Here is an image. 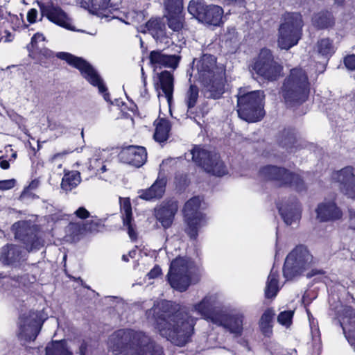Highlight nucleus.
<instances>
[{"instance_id": "603ef678", "label": "nucleus", "mask_w": 355, "mask_h": 355, "mask_svg": "<svg viewBox=\"0 0 355 355\" xmlns=\"http://www.w3.org/2000/svg\"><path fill=\"white\" fill-rule=\"evenodd\" d=\"M37 186L38 182L37 181H32L30 183V184L26 188H25V189L24 190L21 195V198H24L27 195L30 190L35 189L37 187Z\"/></svg>"}, {"instance_id": "7ed1b4c3", "label": "nucleus", "mask_w": 355, "mask_h": 355, "mask_svg": "<svg viewBox=\"0 0 355 355\" xmlns=\"http://www.w3.org/2000/svg\"><path fill=\"white\" fill-rule=\"evenodd\" d=\"M198 78L204 87L205 96L208 98H219L225 92V70L217 64L216 58L204 54L196 64Z\"/></svg>"}, {"instance_id": "cd10ccee", "label": "nucleus", "mask_w": 355, "mask_h": 355, "mask_svg": "<svg viewBox=\"0 0 355 355\" xmlns=\"http://www.w3.org/2000/svg\"><path fill=\"white\" fill-rule=\"evenodd\" d=\"M119 200L123 225L127 227L130 239L135 240L137 239V233L135 230V225L132 223V212L130 201L128 198H119Z\"/></svg>"}, {"instance_id": "ea45409f", "label": "nucleus", "mask_w": 355, "mask_h": 355, "mask_svg": "<svg viewBox=\"0 0 355 355\" xmlns=\"http://www.w3.org/2000/svg\"><path fill=\"white\" fill-rule=\"evenodd\" d=\"M207 7L204 0H191L188 6V11L200 21V17L203 15Z\"/></svg>"}, {"instance_id": "2eb2a0df", "label": "nucleus", "mask_w": 355, "mask_h": 355, "mask_svg": "<svg viewBox=\"0 0 355 355\" xmlns=\"http://www.w3.org/2000/svg\"><path fill=\"white\" fill-rule=\"evenodd\" d=\"M191 311L198 313L202 318L215 324L223 309L215 294L206 295L200 302L192 306Z\"/></svg>"}, {"instance_id": "4be33fe9", "label": "nucleus", "mask_w": 355, "mask_h": 355, "mask_svg": "<svg viewBox=\"0 0 355 355\" xmlns=\"http://www.w3.org/2000/svg\"><path fill=\"white\" fill-rule=\"evenodd\" d=\"M150 64L154 69L169 68L175 69L179 64L180 56L165 53L164 50H154L149 53Z\"/></svg>"}, {"instance_id": "6e6552de", "label": "nucleus", "mask_w": 355, "mask_h": 355, "mask_svg": "<svg viewBox=\"0 0 355 355\" xmlns=\"http://www.w3.org/2000/svg\"><path fill=\"white\" fill-rule=\"evenodd\" d=\"M313 264V257L303 245L296 247L286 257L283 274L287 280H292L309 270Z\"/></svg>"}, {"instance_id": "473e14b6", "label": "nucleus", "mask_w": 355, "mask_h": 355, "mask_svg": "<svg viewBox=\"0 0 355 355\" xmlns=\"http://www.w3.org/2000/svg\"><path fill=\"white\" fill-rule=\"evenodd\" d=\"M275 315V311L271 309H267L261 315L259 326L261 333L267 337L272 334L273 320Z\"/></svg>"}, {"instance_id": "72a5a7b5", "label": "nucleus", "mask_w": 355, "mask_h": 355, "mask_svg": "<svg viewBox=\"0 0 355 355\" xmlns=\"http://www.w3.org/2000/svg\"><path fill=\"white\" fill-rule=\"evenodd\" d=\"M81 182L80 174L78 171H72L65 173L61 182V188L65 191H71Z\"/></svg>"}, {"instance_id": "20e7f679", "label": "nucleus", "mask_w": 355, "mask_h": 355, "mask_svg": "<svg viewBox=\"0 0 355 355\" xmlns=\"http://www.w3.org/2000/svg\"><path fill=\"white\" fill-rule=\"evenodd\" d=\"M310 83L306 72L302 68H293L284 79L280 93L288 106L302 104L308 98Z\"/></svg>"}, {"instance_id": "f257e3e1", "label": "nucleus", "mask_w": 355, "mask_h": 355, "mask_svg": "<svg viewBox=\"0 0 355 355\" xmlns=\"http://www.w3.org/2000/svg\"><path fill=\"white\" fill-rule=\"evenodd\" d=\"M146 315L162 337L177 346L185 345L194 334L197 318L170 302L154 304Z\"/></svg>"}, {"instance_id": "9d476101", "label": "nucleus", "mask_w": 355, "mask_h": 355, "mask_svg": "<svg viewBox=\"0 0 355 355\" xmlns=\"http://www.w3.org/2000/svg\"><path fill=\"white\" fill-rule=\"evenodd\" d=\"M259 173L265 180L275 181L281 186L289 185L297 191H302L306 188L304 181L299 175L291 173L284 168L267 166L263 167Z\"/></svg>"}, {"instance_id": "c03bdc74", "label": "nucleus", "mask_w": 355, "mask_h": 355, "mask_svg": "<svg viewBox=\"0 0 355 355\" xmlns=\"http://www.w3.org/2000/svg\"><path fill=\"white\" fill-rule=\"evenodd\" d=\"M293 314L294 311L291 310L282 311L277 316V322L280 324L288 327L292 323Z\"/></svg>"}, {"instance_id": "412c9836", "label": "nucleus", "mask_w": 355, "mask_h": 355, "mask_svg": "<svg viewBox=\"0 0 355 355\" xmlns=\"http://www.w3.org/2000/svg\"><path fill=\"white\" fill-rule=\"evenodd\" d=\"M178 209V202L175 200H168L155 208V216L162 226L167 229L171 226Z\"/></svg>"}, {"instance_id": "4d7b16f0", "label": "nucleus", "mask_w": 355, "mask_h": 355, "mask_svg": "<svg viewBox=\"0 0 355 355\" xmlns=\"http://www.w3.org/2000/svg\"><path fill=\"white\" fill-rule=\"evenodd\" d=\"M349 225L351 228L355 230V211H349Z\"/></svg>"}, {"instance_id": "ddd939ff", "label": "nucleus", "mask_w": 355, "mask_h": 355, "mask_svg": "<svg viewBox=\"0 0 355 355\" xmlns=\"http://www.w3.org/2000/svg\"><path fill=\"white\" fill-rule=\"evenodd\" d=\"M200 202L199 197H193L185 203L184 207V217L188 226L186 232L193 239L197 237L198 228L205 223V216L198 211Z\"/></svg>"}, {"instance_id": "5701e85b", "label": "nucleus", "mask_w": 355, "mask_h": 355, "mask_svg": "<svg viewBox=\"0 0 355 355\" xmlns=\"http://www.w3.org/2000/svg\"><path fill=\"white\" fill-rule=\"evenodd\" d=\"M277 208L282 218L288 225L297 223L301 218L300 206L295 198H291L282 204L278 203Z\"/></svg>"}, {"instance_id": "6e6d98bb", "label": "nucleus", "mask_w": 355, "mask_h": 355, "mask_svg": "<svg viewBox=\"0 0 355 355\" xmlns=\"http://www.w3.org/2000/svg\"><path fill=\"white\" fill-rule=\"evenodd\" d=\"M88 345L87 343L85 340L81 341L79 349H78V353L80 355H86V352L87 349Z\"/></svg>"}, {"instance_id": "e433bc0d", "label": "nucleus", "mask_w": 355, "mask_h": 355, "mask_svg": "<svg viewBox=\"0 0 355 355\" xmlns=\"http://www.w3.org/2000/svg\"><path fill=\"white\" fill-rule=\"evenodd\" d=\"M313 23L318 28H325L331 26L334 21L330 12H321L313 17Z\"/></svg>"}, {"instance_id": "f8f14e48", "label": "nucleus", "mask_w": 355, "mask_h": 355, "mask_svg": "<svg viewBox=\"0 0 355 355\" xmlns=\"http://www.w3.org/2000/svg\"><path fill=\"white\" fill-rule=\"evenodd\" d=\"M253 70L260 76L270 81L277 80L282 70L273 58L269 49H261L253 65Z\"/></svg>"}, {"instance_id": "0e129e2a", "label": "nucleus", "mask_w": 355, "mask_h": 355, "mask_svg": "<svg viewBox=\"0 0 355 355\" xmlns=\"http://www.w3.org/2000/svg\"><path fill=\"white\" fill-rule=\"evenodd\" d=\"M141 74H142V79H143L144 85L145 86L146 85V78L144 76V71L143 68H141Z\"/></svg>"}, {"instance_id": "9b49d317", "label": "nucleus", "mask_w": 355, "mask_h": 355, "mask_svg": "<svg viewBox=\"0 0 355 355\" xmlns=\"http://www.w3.org/2000/svg\"><path fill=\"white\" fill-rule=\"evenodd\" d=\"M192 159L206 172L216 176H222L226 173V168L220 159L218 154L195 146L191 150Z\"/></svg>"}, {"instance_id": "4c0bfd02", "label": "nucleus", "mask_w": 355, "mask_h": 355, "mask_svg": "<svg viewBox=\"0 0 355 355\" xmlns=\"http://www.w3.org/2000/svg\"><path fill=\"white\" fill-rule=\"evenodd\" d=\"M46 355H71L62 340L52 342L46 347Z\"/></svg>"}, {"instance_id": "b1692460", "label": "nucleus", "mask_w": 355, "mask_h": 355, "mask_svg": "<svg viewBox=\"0 0 355 355\" xmlns=\"http://www.w3.org/2000/svg\"><path fill=\"white\" fill-rule=\"evenodd\" d=\"M243 318L242 313L227 314L223 310L218 317L219 321L216 322L215 324L224 327L236 336H240L243 331Z\"/></svg>"}, {"instance_id": "09e8293b", "label": "nucleus", "mask_w": 355, "mask_h": 355, "mask_svg": "<svg viewBox=\"0 0 355 355\" xmlns=\"http://www.w3.org/2000/svg\"><path fill=\"white\" fill-rule=\"evenodd\" d=\"M295 141V139L293 137H289L288 138V142L285 140L282 141L281 144L283 146V147H285L289 152L292 153L293 151V148Z\"/></svg>"}, {"instance_id": "a878e982", "label": "nucleus", "mask_w": 355, "mask_h": 355, "mask_svg": "<svg viewBox=\"0 0 355 355\" xmlns=\"http://www.w3.org/2000/svg\"><path fill=\"white\" fill-rule=\"evenodd\" d=\"M147 31L153 37L157 43L168 46L171 42L166 36L165 23L160 18H151L146 24Z\"/></svg>"}, {"instance_id": "a19ab883", "label": "nucleus", "mask_w": 355, "mask_h": 355, "mask_svg": "<svg viewBox=\"0 0 355 355\" xmlns=\"http://www.w3.org/2000/svg\"><path fill=\"white\" fill-rule=\"evenodd\" d=\"M199 90L197 86L191 85L185 96V103L187 105V113L190 112L196 104L198 98Z\"/></svg>"}, {"instance_id": "3c124183", "label": "nucleus", "mask_w": 355, "mask_h": 355, "mask_svg": "<svg viewBox=\"0 0 355 355\" xmlns=\"http://www.w3.org/2000/svg\"><path fill=\"white\" fill-rule=\"evenodd\" d=\"M130 17L132 19V22L134 21H139L140 20H143L144 15L141 12H128V17Z\"/></svg>"}, {"instance_id": "13d9d810", "label": "nucleus", "mask_w": 355, "mask_h": 355, "mask_svg": "<svg viewBox=\"0 0 355 355\" xmlns=\"http://www.w3.org/2000/svg\"><path fill=\"white\" fill-rule=\"evenodd\" d=\"M275 355H297V351L293 349L288 352L286 349H282L280 352L276 353Z\"/></svg>"}, {"instance_id": "5fc2aeb1", "label": "nucleus", "mask_w": 355, "mask_h": 355, "mask_svg": "<svg viewBox=\"0 0 355 355\" xmlns=\"http://www.w3.org/2000/svg\"><path fill=\"white\" fill-rule=\"evenodd\" d=\"M161 268L159 266L154 267L147 275L149 279H154L161 274Z\"/></svg>"}, {"instance_id": "e2e57ef3", "label": "nucleus", "mask_w": 355, "mask_h": 355, "mask_svg": "<svg viewBox=\"0 0 355 355\" xmlns=\"http://www.w3.org/2000/svg\"><path fill=\"white\" fill-rule=\"evenodd\" d=\"M141 96L144 98L145 100L148 99V92H147V90L146 89H144V92H142L141 93Z\"/></svg>"}, {"instance_id": "680f3d73", "label": "nucleus", "mask_w": 355, "mask_h": 355, "mask_svg": "<svg viewBox=\"0 0 355 355\" xmlns=\"http://www.w3.org/2000/svg\"><path fill=\"white\" fill-rule=\"evenodd\" d=\"M318 273H320V271L315 270H311V271L310 272H308L306 274V276H307V277L309 278V277H313V276H314V275H317Z\"/></svg>"}, {"instance_id": "49530a36", "label": "nucleus", "mask_w": 355, "mask_h": 355, "mask_svg": "<svg viewBox=\"0 0 355 355\" xmlns=\"http://www.w3.org/2000/svg\"><path fill=\"white\" fill-rule=\"evenodd\" d=\"M45 37L42 34L36 33L35 34L32 38L30 44L28 46V50L33 51V49L36 47V43L37 41H44Z\"/></svg>"}, {"instance_id": "8fccbe9b", "label": "nucleus", "mask_w": 355, "mask_h": 355, "mask_svg": "<svg viewBox=\"0 0 355 355\" xmlns=\"http://www.w3.org/2000/svg\"><path fill=\"white\" fill-rule=\"evenodd\" d=\"M75 214L77 217L81 219H85L89 217V212L83 207H79L76 211Z\"/></svg>"}, {"instance_id": "423d86ee", "label": "nucleus", "mask_w": 355, "mask_h": 355, "mask_svg": "<svg viewBox=\"0 0 355 355\" xmlns=\"http://www.w3.org/2000/svg\"><path fill=\"white\" fill-rule=\"evenodd\" d=\"M303 26L302 16L297 12L287 13L279 28L278 46L288 50L296 45L301 38Z\"/></svg>"}, {"instance_id": "39448f33", "label": "nucleus", "mask_w": 355, "mask_h": 355, "mask_svg": "<svg viewBox=\"0 0 355 355\" xmlns=\"http://www.w3.org/2000/svg\"><path fill=\"white\" fill-rule=\"evenodd\" d=\"M264 98L265 95L263 91L245 92V89H240L237 94L239 116L251 123L261 120L265 115Z\"/></svg>"}, {"instance_id": "393cba45", "label": "nucleus", "mask_w": 355, "mask_h": 355, "mask_svg": "<svg viewBox=\"0 0 355 355\" xmlns=\"http://www.w3.org/2000/svg\"><path fill=\"white\" fill-rule=\"evenodd\" d=\"M155 87L158 92V96H160L159 90H162L168 104L173 100L174 89V77L171 72L163 71L157 73V82L155 83Z\"/></svg>"}, {"instance_id": "2f4dec72", "label": "nucleus", "mask_w": 355, "mask_h": 355, "mask_svg": "<svg viewBox=\"0 0 355 355\" xmlns=\"http://www.w3.org/2000/svg\"><path fill=\"white\" fill-rule=\"evenodd\" d=\"M77 4L90 12L101 15L103 11L109 10L110 0H76Z\"/></svg>"}, {"instance_id": "f3484780", "label": "nucleus", "mask_w": 355, "mask_h": 355, "mask_svg": "<svg viewBox=\"0 0 355 355\" xmlns=\"http://www.w3.org/2000/svg\"><path fill=\"white\" fill-rule=\"evenodd\" d=\"M12 230L15 239L23 241L28 251L39 250L43 245L42 241L35 234L33 230L26 222L19 221L14 223Z\"/></svg>"}, {"instance_id": "79ce46f5", "label": "nucleus", "mask_w": 355, "mask_h": 355, "mask_svg": "<svg viewBox=\"0 0 355 355\" xmlns=\"http://www.w3.org/2000/svg\"><path fill=\"white\" fill-rule=\"evenodd\" d=\"M164 6L165 10H166V15H176L179 13H182V0H164Z\"/></svg>"}, {"instance_id": "774afa93", "label": "nucleus", "mask_w": 355, "mask_h": 355, "mask_svg": "<svg viewBox=\"0 0 355 355\" xmlns=\"http://www.w3.org/2000/svg\"><path fill=\"white\" fill-rule=\"evenodd\" d=\"M100 170L101 171V172H102V173H103V172L106 171V170H107V169H106V166H105V165H103V166H101V168H100Z\"/></svg>"}, {"instance_id": "a18cd8bd", "label": "nucleus", "mask_w": 355, "mask_h": 355, "mask_svg": "<svg viewBox=\"0 0 355 355\" xmlns=\"http://www.w3.org/2000/svg\"><path fill=\"white\" fill-rule=\"evenodd\" d=\"M344 64L350 71H355V55L352 54L346 56L344 59Z\"/></svg>"}, {"instance_id": "7c9ffc66", "label": "nucleus", "mask_w": 355, "mask_h": 355, "mask_svg": "<svg viewBox=\"0 0 355 355\" xmlns=\"http://www.w3.org/2000/svg\"><path fill=\"white\" fill-rule=\"evenodd\" d=\"M223 15L221 7L216 5L207 6L203 15L200 17V21L213 26H219Z\"/></svg>"}, {"instance_id": "864d4df0", "label": "nucleus", "mask_w": 355, "mask_h": 355, "mask_svg": "<svg viewBox=\"0 0 355 355\" xmlns=\"http://www.w3.org/2000/svg\"><path fill=\"white\" fill-rule=\"evenodd\" d=\"M37 15V10L35 8L31 9L27 13V19L30 23H34L36 21Z\"/></svg>"}, {"instance_id": "4468645a", "label": "nucleus", "mask_w": 355, "mask_h": 355, "mask_svg": "<svg viewBox=\"0 0 355 355\" xmlns=\"http://www.w3.org/2000/svg\"><path fill=\"white\" fill-rule=\"evenodd\" d=\"M42 324L39 312L31 311L22 315L19 321V338L24 341L34 340L40 331Z\"/></svg>"}, {"instance_id": "f03ea898", "label": "nucleus", "mask_w": 355, "mask_h": 355, "mask_svg": "<svg viewBox=\"0 0 355 355\" xmlns=\"http://www.w3.org/2000/svg\"><path fill=\"white\" fill-rule=\"evenodd\" d=\"M108 346L115 354L164 355L161 346L143 332L120 329L109 338Z\"/></svg>"}, {"instance_id": "6ab92c4d", "label": "nucleus", "mask_w": 355, "mask_h": 355, "mask_svg": "<svg viewBox=\"0 0 355 355\" xmlns=\"http://www.w3.org/2000/svg\"><path fill=\"white\" fill-rule=\"evenodd\" d=\"M40 8L42 15L50 21L67 29L73 30L71 19L60 7L51 3H41Z\"/></svg>"}, {"instance_id": "aec40b11", "label": "nucleus", "mask_w": 355, "mask_h": 355, "mask_svg": "<svg viewBox=\"0 0 355 355\" xmlns=\"http://www.w3.org/2000/svg\"><path fill=\"white\" fill-rule=\"evenodd\" d=\"M119 158L121 162L139 168L147 160L146 149L140 146H129L122 149Z\"/></svg>"}, {"instance_id": "1a4fd4ad", "label": "nucleus", "mask_w": 355, "mask_h": 355, "mask_svg": "<svg viewBox=\"0 0 355 355\" xmlns=\"http://www.w3.org/2000/svg\"><path fill=\"white\" fill-rule=\"evenodd\" d=\"M193 266L189 259L179 257L172 261L167 275L171 287L180 292L185 291L190 285Z\"/></svg>"}, {"instance_id": "dca6fc26", "label": "nucleus", "mask_w": 355, "mask_h": 355, "mask_svg": "<svg viewBox=\"0 0 355 355\" xmlns=\"http://www.w3.org/2000/svg\"><path fill=\"white\" fill-rule=\"evenodd\" d=\"M332 180L337 183L340 191L351 198H355V169L348 166L334 171Z\"/></svg>"}, {"instance_id": "bb28decb", "label": "nucleus", "mask_w": 355, "mask_h": 355, "mask_svg": "<svg viewBox=\"0 0 355 355\" xmlns=\"http://www.w3.org/2000/svg\"><path fill=\"white\" fill-rule=\"evenodd\" d=\"M316 213L318 218L321 221L337 220L343 215L340 209L331 201H325L319 204Z\"/></svg>"}, {"instance_id": "37998d69", "label": "nucleus", "mask_w": 355, "mask_h": 355, "mask_svg": "<svg viewBox=\"0 0 355 355\" xmlns=\"http://www.w3.org/2000/svg\"><path fill=\"white\" fill-rule=\"evenodd\" d=\"M170 28L174 31H179L183 27L184 15L182 13L176 15H166Z\"/></svg>"}, {"instance_id": "bf43d9fd", "label": "nucleus", "mask_w": 355, "mask_h": 355, "mask_svg": "<svg viewBox=\"0 0 355 355\" xmlns=\"http://www.w3.org/2000/svg\"><path fill=\"white\" fill-rule=\"evenodd\" d=\"M69 152L68 151H63L62 153H56L55 154L51 159V162H54L58 158H62L64 155H66L67 154H68Z\"/></svg>"}, {"instance_id": "a211bd4d", "label": "nucleus", "mask_w": 355, "mask_h": 355, "mask_svg": "<svg viewBox=\"0 0 355 355\" xmlns=\"http://www.w3.org/2000/svg\"><path fill=\"white\" fill-rule=\"evenodd\" d=\"M26 260V252L20 246L7 244L1 248L0 262L4 266L20 268Z\"/></svg>"}, {"instance_id": "de8ad7c7", "label": "nucleus", "mask_w": 355, "mask_h": 355, "mask_svg": "<svg viewBox=\"0 0 355 355\" xmlns=\"http://www.w3.org/2000/svg\"><path fill=\"white\" fill-rule=\"evenodd\" d=\"M15 180L11 179L8 180L0 181V189L6 190L14 187Z\"/></svg>"}, {"instance_id": "c9c22d12", "label": "nucleus", "mask_w": 355, "mask_h": 355, "mask_svg": "<svg viewBox=\"0 0 355 355\" xmlns=\"http://www.w3.org/2000/svg\"><path fill=\"white\" fill-rule=\"evenodd\" d=\"M278 291V274L272 268L266 282L265 296L266 298H272L277 295Z\"/></svg>"}, {"instance_id": "338daca9", "label": "nucleus", "mask_w": 355, "mask_h": 355, "mask_svg": "<svg viewBox=\"0 0 355 355\" xmlns=\"http://www.w3.org/2000/svg\"><path fill=\"white\" fill-rule=\"evenodd\" d=\"M122 259H123L124 261H126V262L129 261L128 256H127V255H125V254L123 255V257H122Z\"/></svg>"}, {"instance_id": "c756f323", "label": "nucleus", "mask_w": 355, "mask_h": 355, "mask_svg": "<svg viewBox=\"0 0 355 355\" xmlns=\"http://www.w3.org/2000/svg\"><path fill=\"white\" fill-rule=\"evenodd\" d=\"M340 324L348 342L355 347V311L347 308L346 315L343 318Z\"/></svg>"}, {"instance_id": "0eeeda50", "label": "nucleus", "mask_w": 355, "mask_h": 355, "mask_svg": "<svg viewBox=\"0 0 355 355\" xmlns=\"http://www.w3.org/2000/svg\"><path fill=\"white\" fill-rule=\"evenodd\" d=\"M56 57L65 60L69 64L78 69L84 78L93 86L98 87L99 93L103 95L104 99L107 101H110V95L107 92V87L102 78L89 63L82 58L76 57L67 52H58L56 53Z\"/></svg>"}, {"instance_id": "c85d7f7f", "label": "nucleus", "mask_w": 355, "mask_h": 355, "mask_svg": "<svg viewBox=\"0 0 355 355\" xmlns=\"http://www.w3.org/2000/svg\"><path fill=\"white\" fill-rule=\"evenodd\" d=\"M166 184V178L158 177L150 188L139 191V197L146 200L161 198L165 192Z\"/></svg>"}, {"instance_id": "052dcab7", "label": "nucleus", "mask_w": 355, "mask_h": 355, "mask_svg": "<svg viewBox=\"0 0 355 355\" xmlns=\"http://www.w3.org/2000/svg\"><path fill=\"white\" fill-rule=\"evenodd\" d=\"M0 166L3 169H8L10 166V164L7 160H2L0 162Z\"/></svg>"}, {"instance_id": "58836bf2", "label": "nucleus", "mask_w": 355, "mask_h": 355, "mask_svg": "<svg viewBox=\"0 0 355 355\" xmlns=\"http://www.w3.org/2000/svg\"><path fill=\"white\" fill-rule=\"evenodd\" d=\"M316 49L319 54L325 57L332 55L336 51L332 41L329 38H323L319 40L317 43Z\"/></svg>"}, {"instance_id": "f704fd0d", "label": "nucleus", "mask_w": 355, "mask_h": 355, "mask_svg": "<svg viewBox=\"0 0 355 355\" xmlns=\"http://www.w3.org/2000/svg\"><path fill=\"white\" fill-rule=\"evenodd\" d=\"M155 132L154 139L161 143L167 140L171 130L170 123L165 119H160L155 122Z\"/></svg>"}, {"instance_id": "69168bd1", "label": "nucleus", "mask_w": 355, "mask_h": 355, "mask_svg": "<svg viewBox=\"0 0 355 355\" xmlns=\"http://www.w3.org/2000/svg\"><path fill=\"white\" fill-rule=\"evenodd\" d=\"M334 1L336 3L340 5L344 2L345 0H334Z\"/></svg>"}]
</instances>
